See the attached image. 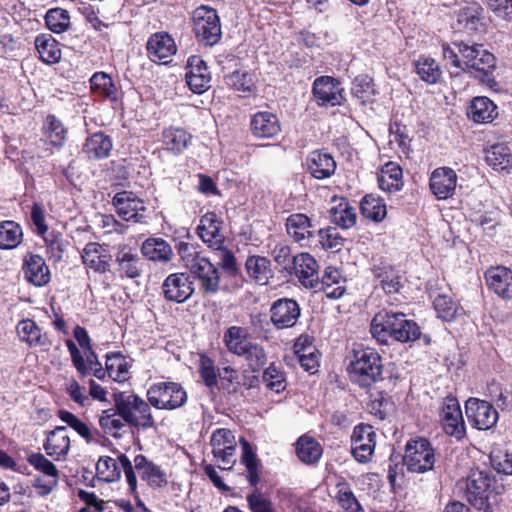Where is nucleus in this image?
<instances>
[{
    "instance_id": "obj_27",
    "label": "nucleus",
    "mask_w": 512,
    "mask_h": 512,
    "mask_svg": "<svg viewBox=\"0 0 512 512\" xmlns=\"http://www.w3.org/2000/svg\"><path fill=\"white\" fill-rule=\"evenodd\" d=\"M374 280L387 294L398 293L403 287L402 276L386 261L375 263L372 268Z\"/></svg>"
},
{
    "instance_id": "obj_41",
    "label": "nucleus",
    "mask_w": 512,
    "mask_h": 512,
    "mask_svg": "<svg viewBox=\"0 0 512 512\" xmlns=\"http://www.w3.org/2000/svg\"><path fill=\"white\" fill-rule=\"evenodd\" d=\"M485 159L496 171L509 173L512 170V153L504 144H495L485 151Z\"/></svg>"
},
{
    "instance_id": "obj_38",
    "label": "nucleus",
    "mask_w": 512,
    "mask_h": 512,
    "mask_svg": "<svg viewBox=\"0 0 512 512\" xmlns=\"http://www.w3.org/2000/svg\"><path fill=\"white\" fill-rule=\"evenodd\" d=\"M113 143L111 138L103 132H96L87 137L82 152L87 155L89 159H104L107 158L112 150Z\"/></svg>"
},
{
    "instance_id": "obj_7",
    "label": "nucleus",
    "mask_w": 512,
    "mask_h": 512,
    "mask_svg": "<svg viewBox=\"0 0 512 512\" xmlns=\"http://www.w3.org/2000/svg\"><path fill=\"white\" fill-rule=\"evenodd\" d=\"M403 462L407 470L413 473L432 470L435 463L434 448L425 438L410 439L405 446Z\"/></svg>"
},
{
    "instance_id": "obj_14",
    "label": "nucleus",
    "mask_w": 512,
    "mask_h": 512,
    "mask_svg": "<svg viewBox=\"0 0 512 512\" xmlns=\"http://www.w3.org/2000/svg\"><path fill=\"white\" fill-rule=\"evenodd\" d=\"M133 474L153 489L164 488L168 484L166 471L143 454H138L132 461Z\"/></svg>"
},
{
    "instance_id": "obj_3",
    "label": "nucleus",
    "mask_w": 512,
    "mask_h": 512,
    "mask_svg": "<svg viewBox=\"0 0 512 512\" xmlns=\"http://www.w3.org/2000/svg\"><path fill=\"white\" fill-rule=\"evenodd\" d=\"M348 371L352 381L362 387H368L381 379L383 372L381 356L370 347L355 349Z\"/></svg>"
},
{
    "instance_id": "obj_24",
    "label": "nucleus",
    "mask_w": 512,
    "mask_h": 512,
    "mask_svg": "<svg viewBox=\"0 0 512 512\" xmlns=\"http://www.w3.org/2000/svg\"><path fill=\"white\" fill-rule=\"evenodd\" d=\"M488 288L505 300L512 299V270L505 266L490 267L485 272Z\"/></svg>"
},
{
    "instance_id": "obj_48",
    "label": "nucleus",
    "mask_w": 512,
    "mask_h": 512,
    "mask_svg": "<svg viewBox=\"0 0 512 512\" xmlns=\"http://www.w3.org/2000/svg\"><path fill=\"white\" fill-rule=\"evenodd\" d=\"M240 444L242 446L241 460L247 470V479L252 486H256L259 482V459L245 438L240 439Z\"/></svg>"
},
{
    "instance_id": "obj_55",
    "label": "nucleus",
    "mask_w": 512,
    "mask_h": 512,
    "mask_svg": "<svg viewBox=\"0 0 512 512\" xmlns=\"http://www.w3.org/2000/svg\"><path fill=\"white\" fill-rule=\"evenodd\" d=\"M487 391L489 397L495 402L497 407L502 410L512 407V392L506 385L493 379L488 383Z\"/></svg>"
},
{
    "instance_id": "obj_52",
    "label": "nucleus",
    "mask_w": 512,
    "mask_h": 512,
    "mask_svg": "<svg viewBox=\"0 0 512 512\" xmlns=\"http://www.w3.org/2000/svg\"><path fill=\"white\" fill-rule=\"evenodd\" d=\"M296 452L302 462L312 464L320 459L322 447L315 439L302 436L297 442Z\"/></svg>"
},
{
    "instance_id": "obj_8",
    "label": "nucleus",
    "mask_w": 512,
    "mask_h": 512,
    "mask_svg": "<svg viewBox=\"0 0 512 512\" xmlns=\"http://www.w3.org/2000/svg\"><path fill=\"white\" fill-rule=\"evenodd\" d=\"M462 57L461 70L469 73L479 72L488 76L495 68V57L480 44H468L464 42L454 43Z\"/></svg>"
},
{
    "instance_id": "obj_31",
    "label": "nucleus",
    "mask_w": 512,
    "mask_h": 512,
    "mask_svg": "<svg viewBox=\"0 0 512 512\" xmlns=\"http://www.w3.org/2000/svg\"><path fill=\"white\" fill-rule=\"evenodd\" d=\"M176 50L174 39L165 32L155 33L147 41V52L154 62L163 61L166 63V59L174 55Z\"/></svg>"
},
{
    "instance_id": "obj_63",
    "label": "nucleus",
    "mask_w": 512,
    "mask_h": 512,
    "mask_svg": "<svg viewBox=\"0 0 512 512\" xmlns=\"http://www.w3.org/2000/svg\"><path fill=\"white\" fill-rule=\"evenodd\" d=\"M28 463L37 471L43 473L47 477H52L57 482L59 471L56 466L41 453H33L27 458Z\"/></svg>"
},
{
    "instance_id": "obj_51",
    "label": "nucleus",
    "mask_w": 512,
    "mask_h": 512,
    "mask_svg": "<svg viewBox=\"0 0 512 512\" xmlns=\"http://www.w3.org/2000/svg\"><path fill=\"white\" fill-rule=\"evenodd\" d=\"M245 265L250 277L262 285L267 284L271 277V269L270 261L266 257L250 256Z\"/></svg>"
},
{
    "instance_id": "obj_37",
    "label": "nucleus",
    "mask_w": 512,
    "mask_h": 512,
    "mask_svg": "<svg viewBox=\"0 0 512 512\" xmlns=\"http://www.w3.org/2000/svg\"><path fill=\"white\" fill-rule=\"evenodd\" d=\"M141 253L148 260L166 264L174 256L170 244L162 238H148L141 245Z\"/></svg>"
},
{
    "instance_id": "obj_56",
    "label": "nucleus",
    "mask_w": 512,
    "mask_h": 512,
    "mask_svg": "<svg viewBox=\"0 0 512 512\" xmlns=\"http://www.w3.org/2000/svg\"><path fill=\"white\" fill-rule=\"evenodd\" d=\"M225 82L241 93H251L255 89L253 74L247 71L237 70L225 77Z\"/></svg>"
},
{
    "instance_id": "obj_44",
    "label": "nucleus",
    "mask_w": 512,
    "mask_h": 512,
    "mask_svg": "<svg viewBox=\"0 0 512 512\" xmlns=\"http://www.w3.org/2000/svg\"><path fill=\"white\" fill-rule=\"evenodd\" d=\"M223 342L227 350L237 356L251 343L247 329L240 326H230L224 332Z\"/></svg>"
},
{
    "instance_id": "obj_21",
    "label": "nucleus",
    "mask_w": 512,
    "mask_h": 512,
    "mask_svg": "<svg viewBox=\"0 0 512 512\" xmlns=\"http://www.w3.org/2000/svg\"><path fill=\"white\" fill-rule=\"evenodd\" d=\"M185 79L190 90L196 94H202L210 88L211 75L201 57L193 55L188 58Z\"/></svg>"
},
{
    "instance_id": "obj_50",
    "label": "nucleus",
    "mask_w": 512,
    "mask_h": 512,
    "mask_svg": "<svg viewBox=\"0 0 512 512\" xmlns=\"http://www.w3.org/2000/svg\"><path fill=\"white\" fill-rule=\"evenodd\" d=\"M360 208L364 217L375 222L382 221L387 214L386 204L383 199L373 194L363 197Z\"/></svg>"
},
{
    "instance_id": "obj_22",
    "label": "nucleus",
    "mask_w": 512,
    "mask_h": 512,
    "mask_svg": "<svg viewBox=\"0 0 512 512\" xmlns=\"http://www.w3.org/2000/svg\"><path fill=\"white\" fill-rule=\"evenodd\" d=\"M457 185V174L449 167H438L432 171L429 187L438 200H446L454 195Z\"/></svg>"
},
{
    "instance_id": "obj_45",
    "label": "nucleus",
    "mask_w": 512,
    "mask_h": 512,
    "mask_svg": "<svg viewBox=\"0 0 512 512\" xmlns=\"http://www.w3.org/2000/svg\"><path fill=\"white\" fill-rule=\"evenodd\" d=\"M330 218L335 225L343 229H349L356 224L357 214L355 209L345 199L341 198L339 203L330 209Z\"/></svg>"
},
{
    "instance_id": "obj_62",
    "label": "nucleus",
    "mask_w": 512,
    "mask_h": 512,
    "mask_svg": "<svg viewBox=\"0 0 512 512\" xmlns=\"http://www.w3.org/2000/svg\"><path fill=\"white\" fill-rule=\"evenodd\" d=\"M43 237L51 258L55 261H60L68 243L63 239L60 233L55 231L47 232Z\"/></svg>"
},
{
    "instance_id": "obj_19",
    "label": "nucleus",
    "mask_w": 512,
    "mask_h": 512,
    "mask_svg": "<svg viewBox=\"0 0 512 512\" xmlns=\"http://www.w3.org/2000/svg\"><path fill=\"white\" fill-rule=\"evenodd\" d=\"M193 292V283L186 273H172L162 283L163 297L169 302L184 303L192 296Z\"/></svg>"
},
{
    "instance_id": "obj_17",
    "label": "nucleus",
    "mask_w": 512,
    "mask_h": 512,
    "mask_svg": "<svg viewBox=\"0 0 512 512\" xmlns=\"http://www.w3.org/2000/svg\"><path fill=\"white\" fill-rule=\"evenodd\" d=\"M352 454L359 463H367L371 460L375 445L376 433L371 425L359 424L354 427L351 436Z\"/></svg>"
},
{
    "instance_id": "obj_2",
    "label": "nucleus",
    "mask_w": 512,
    "mask_h": 512,
    "mask_svg": "<svg viewBox=\"0 0 512 512\" xmlns=\"http://www.w3.org/2000/svg\"><path fill=\"white\" fill-rule=\"evenodd\" d=\"M177 251L184 266L198 281L203 294L215 295L220 289V275L217 267L191 243L179 242Z\"/></svg>"
},
{
    "instance_id": "obj_34",
    "label": "nucleus",
    "mask_w": 512,
    "mask_h": 512,
    "mask_svg": "<svg viewBox=\"0 0 512 512\" xmlns=\"http://www.w3.org/2000/svg\"><path fill=\"white\" fill-rule=\"evenodd\" d=\"M484 9L476 2L468 3L459 11L457 22L467 33L480 32L485 23Z\"/></svg>"
},
{
    "instance_id": "obj_20",
    "label": "nucleus",
    "mask_w": 512,
    "mask_h": 512,
    "mask_svg": "<svg viewBox=\"0 0 512 512\" xmlns=\"http://www.w3.org/2000/svg\"><path fill=\"white\" fill-rule=\"evenodd\" d=\"M81 258L83 264L95 273L104 274L110 270L112 255L106 244L87 243L81 253Z\"/></svg>"
},
{
    "instance_id": "obj_59",
    "label": "nucleus",
    "mask_w": 512,
    "mask_h": 512,
    "mask_svg": "<svg viewBox=\"0 0 512 512\" xmlns=\"http://www.w3.org/2000/svg\"><path fill=\"white\" fill-rule=\"evenodd\" d=\"M48 29L54 33H62L70 25V16L67 10L62 8L50 9L45 16Z\"/></svg>"
},
{
    "instance_id": "obj_10",
    "label": "nucleus",
    "mask_w": 512,
    "mask_h": 512,
    "mask_svg": "<svg viewBox=\"0 0 512 512\" xmlns=\"http://www.w3.org/2000/svg\"><path fill=\"white\" fill-rule=\"evenodd\" d=\"M194 32L205 45L213 46L221 39L220 18L215 9L202 5L193 12Z\"/></svg>"
},
{
    "instance_id": "obj_29",
    "label": "nucleus",
    "mask_w": 512,
    "mask_h": 512,
    "mask_svg": "<svg viewBox=\"0 0 512 512\" xmlns=\"http://www.w3.org/2000/svg\"><path fill=\"white\" fill-rule=\"evenodd\" d=\"M197 233L202 241L213 249H219L223 245L221 221L214 212H207L200 218Z\"/></svg>"
},
{
    "instance_id": "obj_61",
    "label": "nucleus",
    "mask_w": 512,
    "mask_h": 512,
    "mask_svg": "<svg viewBox=\"0 0 512 512\" xmlns=\"http://www.w3.org/2000/svg\"><path fill=\"white\" fill-rule=\"evenodd\" d=\"M433 306L438 317L444 321H452L459 311L457 304L445 294L437 295L434 298Z\"/></svg>"
},
{
    "instance_id": "obj_36",
    "label": "nucleus",
    "mask_w": 512,
    "mask_h": 512,
    "mask_svg": "<svg viewBox=\"0 0 512 512\" xmlns=\"http://www.w3.org/2000/svg\"><path fill=\"white\" fill-rule=\"evenodd\" d=\"M379 188L388 193L398 192L403 188V172L399 164L387 162L377 176Z\"/></svg>"
},
{
    "instance_id": "obj_58",
    "label": "nucleus",
    "mask_w": 512,
    "mask_h": 512,
    "mask_svg": "<svg viewBox=\"0 0 512 512\" xmlns=\"http://www.w3.org/2000/svg\"><path fill=\"white\" fill-rule=\"evenodd\" d=\"M238 356L245 359L252 371H259L267 362V355L258 343L251 342Z\"/></svg>"
},
{
    "instance_id": "obj_12",
    "label": "nucleus",
    "mask_w": 512,
    "mask_h": 512,
    "mask_svg": "<svg viewBox=\"0 0 512 512\" xmlns=\"http://www.w3.org/2000/svg\"><path fill=\"white\" fill-rule=\"evenodd\" d=\"M210 445L214 458L221 461L224 466L221 469H231L235 464L237 442L233 432L227 428H218L213 431Z\"/></svg>"
},
{
    "instance_id": "obj_9",
    "label": "nucleus",
    "mask_w": 512,
    "mask_h": 512,
    "mask_svg": "<svg viewBox=\"0 0 512 512\" xmlns=\"http://www.w3.org/2000/svg\"><path fill=\"white\" fill-rule=\"evenodd\" d=\"M493 482V478L486 471H472L466 479V500L478 510L489 512Z\"/></svg>"
},
{
    "instance_id": "obj_32",
    "label": "nucleus",
    "mask_w": 512,
    "mask_h": 512,
    "mask_svg": "<svg viewBox=\"0 0 512 512\" xmlns=\"http://www.w3.org/2000/svg\"><path fill=\"white\" fill-rule=\"evenodd\" d=\"M306 163L308 171L316 179L329 178L336 170V162L333 156L323 150L311 152Z\"/></svg>"
},
{
    "instance_id": "obj_42",
    "label": "nucleus",
    "mask_w": 512,
    "mask_h": 512,
    "mask_svg": "<svg viewBox=\"0 0 512 512\" xmlns=\"http://www.w3.org/2000/svg\"><path fill=\"white\" fill-rule=\"evenodd\" d=\"M191 141V135L182 128L169 127L162 133V142L167 150L182 153Z\"/></svg>"
},
{
    "instance_id": "obj_49",
    "label": "nucleus",
    "mask_w": 512,
    "mask_h": 512,
    "mask_svg": "<svg viewBox=\"0 0 512 512\" xmlns=\"http://www.w3.org/2000/svg\"><path fill=\"white\" fill-rule=\"evenodd\" d=\"M106 373L116 382L125 381L129 374L127 359L120 352L107 354Z\"/></svg>"
},
{
    "instance_id": "obj_13",
    "label": "nucleus",
    "mask_w": 512,
    "mask_h": 512,
    "mask_svg": "<svg viewBox=\"0 0 512 512\" xmlns=\"http://www.w3.org/2000/svg\"><path fill=\"white\" fill-rule=\"evenodd\" d=\"M468 422L479 430H488L498 421V412L493 405L485 400L469 398L465 403Z\"/></svg>"
},
{
    "instance_id": "obj_35",
    "label": "nucleus",
    "mask_w": 512,
    "mask_h": 512,
    "mask_svg": "<svg viewBox=\"0 0 512 512\" xmlns=\"http://www.w3.org/2000/svg\"><path fill=\"white\" fill-rule=\"evenodd\" d=\"M46 453L53 457L55 460L64 458L70 449V438L67 433V428L64 426H57L54 430L49 432L44 443Z\"/></svg>"
},
{
    "instance_id": "obj_46",
    "label": "nucleus",
    "mask_w": 512,
    "mask_h": 512,
    "mask_svg": "<svg viewBox=\"0 0 512 512\" xmlns=\"http://www.w3.org/2000/svg\"><path fill=\"white\" fill-rule=\"evenodd\" d=\"M90 85L95 94L111 101L118 100V88L108 74L104 72L95 73L90 79Z\"/></svg>"
},
{
    "instance_id": "obj_54",
    "label": "nucleus",
    "mask_w": 512,
    "mask_h": 512,
    "mask_svg": "<svg viewBox=\"0 0 512 512\" xmlns=\"http://www.w3.org/2000/svg\"><path fill=\"white\" fill-rule=\"evenodd\" d=\"M58 416L63 422H65L69 427L75 430L82 438H84L87 443L96 441L98 431L93 430L87 423L80 420L73 413L66 410H60L58 412Z\"/></svg>"
},
{
    "instance_id": "obj_5",
    "label": "nucleus",
    "mask_w": 512,
    "mask_h": 512,
    "mask_svg": "<svg viewBox=\"0 0 512 512\" xmlns=\"http://www.w3.org/2000/svg\"><path fill=\"white\" fill-rule=\"evenodd\" d=\"M96 472L99 479L109 483L120 480L123 473L129 491L137 493L138 479L133 474L132 461L126 454L118 453L117 458L101 456L96 463Z\"/></svg>"
},
{
    "instance_id": "obj_26",
    "label": "nucleus",
    "mask_w": 512,
    "mask_h": 512,
    "mask_svg": "<svg viewBox=\"0 0 512 512\" xmlns=\"http://www.w3.org/2000/svg\"><path fill=\"white\" fill-rule=\"evenodd\" d=\"M117 271L120 277L135 279L141 277L145 263L143 259L127 246H122L116 253Z\"/></svg>"
},
{
    "instance_id": "obj_28",
    "label": "nucleus",
    "mask_w": 512,
    "mask_h": 512,
    "mask_svg": "<svg viewBox=\"0 0 512 512\" xmlns=\"http://www.w3.org/2000/svg\"><path fill=\"white\" fill-rule=\"evenodd\" d=\"M25 279L37 287L45 286L50 281V270L43 257L37 254L25 256L22 266Z\"/></svg>"
},
{
    "instance_id": "obj_6",
    "label": "nucleus",
    "mask_w": 512,
    "mask_h": 512,
    "mask_svg": "<svg viewBox=\"0 0 512 512\" xmlns=\"http://www.w3.org/2000/svg\"><path fill=\"white\" fill-rule=\"evenodd\" d=\"M149 403L162 410H174L182 407L187 401V393L176 382H158L147 390Z\"/></svg>"
},
{
    "instance_id": "obj_60",
    "label": "nucleus",
    "mask_w": 512,
    "mask_h": 512,
    "mask_svg": "<svg viewBox=\"0 0 512 512\" xmlns=\"http://www.w3.org/2000/svg\"><path fill=\"white\" fill-rule=\"evenodd\" d=\"M46 133L50 143L62 147L66 140V129L63 123L54 115H48L45 121Z\"/></svg>"
},
{
    "instance_id": "obj_4",
    "label": "nucleus",
    "mask_w": 512,
    "mask_h": 512,
    "mask_svg": "<svg viewBox=\"0 0 512 512\" xmlns=\"http://www.w3.org/2000/svg\"><path fill=\"white\" fill-rule=\"evenodd\" d=\"M115 407L119 410L127 424L143 429L154 427L155 420L151 413L150 403L134 393L115 395Z\"/></svg>"
},
{
    "instance_id": "obj_30",
    "label": "nucleus",
    "mask_w": 512,
    "mask_h": 512,
    "mask_svg": "<svg viewBox=\"0 0 512 512\" xmlns=\"http://www.w3.org/2000/svg\"><path fill=\"white\" fill-rule=\"evenodd\" d=\"M16 333L19 340L30 347H40L47 350L51 345L48 335L43 333L32 319L19 321L16 325Z\"/></svg>"
},
{
    "instance_id": "obj_25",
    "label": "nucleus",
    "mask_w": 512,
    "mask_h": 512,
    "mask_svg": "<svg viewBox=\"0 0 512 512\" xmlns=\"http://www.w3.org/2000/svg\"><path fill=\"white\" fill-rule=\"evenodd\" d=\"M250 130L256 138L272 139L281 132V124L276 114L260 111L251 117Z\"/></svg>"
},
{
    "instance_id": "obj_16",
    "label": "nucleus",
    "mask_w": 512,
    "mask_h": 512,
    "mask_svg": "<svg viewBox=\"0 0 512 512\" xmlns=\"http://www.w3.org/2000/svg\"><path fill=\"white\" fill-rule=\"evenodd\" d=\"M313 95L320 106H339L344 101L341 83L331 76H320L313 82Z\"/></svg>"
},
{
    "instance_id": "obj_39",
    "label": "nucleus",
    "mask_w": 512,
    "mask_h": 512,
    "mask_svg": "<svg viewBox=\"0 0 512 512\" xmlns=\"http://www.w3.org/2000/svg\"><path fill=\"white\" fill-rule=\"evenodd\" d=\"M467 115L476 123H490L498 115L497 106L488 97H475L468 107Z\"/></svg>"
},
{
    "instance_id": "obj_40",
    "label": "nucleus",
    "mask_w": 512,
    "mask_h": 512,
    "mask_svg": "<svg viewBox=\"0 0 512 512\" xmlns=\"http://www.w3.org/2000/svg\"><path fill=\"white\" fill-rule=\"evenodd\" d=\"M126 424L127 422L116 407L102 411L99 416L100 428L105 434L114 438L122 437Z\"/></svg>"
},
{
    "instance_id": "obj_53",
    "label": "nucleus",
    "mask_w": 512,
    "mask_h": 512,
    "mask_svg": "<svg viewBox=\"0 0 512 512\" xmlns=\"http://www.w3.org/2000/svg\"><path fill=\"white\" fill-rule=\"evenodd\" d=\"M415 68L421 80L428 84H435L442 77V70L433 58L420 57L415 63Z\"/></svg>"
},
{
    "instance_id": "obj_33",
    "label": "nucleus",
    "mask_w": 512,
    "mask_h": 512,
    "mask_svg": "<svg viewBox=\"0 0 512 512\" xmlns=\"http://www.w3.org/2000/svg\"><path fill=\"white\" fill-rule=\"evenodd\" d=\"M287 233L302 246L309 245L314 237L310 219L304 214H292L286 221Z\"/></svg>"
},
{
    "instance_id": "obj_23",
    "label": "nucleus",
    "mask_w": 512,
    "mask_h": 512,
    "mask_svg": "<svg viewBox=\"0 0 512 512\" xmlns=\"http://www.w3.org/2000/svg\"><path fill=\"white\" fill-rule=\"evenodd\" d=\"M292 272L306 288L319 286V265L309 253L303 252L294 256Z\"/></svg>"
},
{
    "instance_id": "obj_15",
    "label": "nucleus",
    "mask_w": 512,
    "mask_h": 512,
    "mask_svg": "<svg viewBox=\"0 0 512 512\" xmlns=\"http://www.w3.org/2000/svg\"><path fill=\"white\" fill-rule=\"evenodd\" d=\"M113 205L118 216L124 221L145 222L144 201L131 191H121L113 197Z\"/></svg>"
},
{
    "instance_id": "obj_18",
    "label": "nucleus",
    "mask_w": 512,
    "mask_h": 512,
    "mask_svg": "<svg viewBox=\"0 0 512 512\" xmlns=\"http://www.w3.org/2000/svg\"><path fill=\"white\" fill-rule=\"evenodd\" d=\"M301 315V308L296 300L280 298L270 307V320L277 329L294 327Z\"/></svg>"
},
{
    "instance_id": "obj_47",
    "label": "nucleus",
    "mask_w": 512,
    "mask_h": 512,
    "mask_svg": "<svg viewBox=\"0 0 512 512\" xmlns=\"http://www.w3.org/2000/svg\"><path fill=\"white\" fill-rule=\"evenodd\" d=\"M23 239L21 226L14 221L0 222V249H14Z\"/></svg>"
},
{
    "instance_id": "obj_1",
    "label": "nucleus",
    "mask_w": 512,
    "mask_h": 512,
    "mask_svg": "<svg viewBox=\"0 0 512 512\" xmlns=\"http://www.w3.org/2000/svg\"><path fill=\"white\" fill-rule=\"evenodd\" d=\"M370 331L380 344H387L389 339L406 343L415 341L421 332L416 322L406 318L404 313L386 310L378 312L371 321Z\"/></svg>"
},
{
    "instance_id": "obj_43",
    "label": "nucleus",
    "mask_w": 512,
    "mask_h": 512,
    "mask_svg": "<svg viewBox=\"0 0 512 512\" xmlns=\"http://www.w3.org/2000/svg\"><path fill=\"white\" fill-rule=\"evenodd\" d=\"M40 59L47 64L57 63L61 58L58 42L50 34H40L35 39Z\"/></svg>"
},
{
    "instance_id": "obj_11",
    "label": "nucleus",
    "mask_w": 512,
    "mask_h": 512,
    "mask_svg": "<svg viewBox=\"0 0 512 512\" xmlns=\"http://www.w3.org/2000/svg\"><path fill=\"white\" fill-rule=\"evenodd\" d=\"M439 421L444 432L456 439L466 434L465 423L458 400L453 396L443 399L439 408Z\"/></svg>"
},
{
    "instance_id": "obj_64",
    "label": "nucleus",
    "mask_w": 512,
    "mask_h": 512,
    "mask_svg": "<svg viewBox=\"0 0 512 512\" xmlns=\"http://www.w3.org/2000/svg\"><path fill=\"white\" fill-rule=\"evenodd\" d=\"M263 382L271 391L279 393L286 387L285 377L274 364H270L263 372Z\"/></svg>"
},
{
    "instance_id": "obj_57",
    "label": "nucleus",
    "mask_w": 512,
    "mask_h": 512,
    "mask_svg": "<svg viewBox=\"0 0 512 512\" xmlns=\"http://www.w3.org/2000/svg\"><path fill=\"white\" fill-rule=\"evenodd\" d=\"M337 501L346 512H362V506L354 495L350 485L346 482H340L336 485Z\"/></svg>"
}]
</instances>
